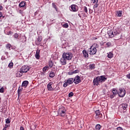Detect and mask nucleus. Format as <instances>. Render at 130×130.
<instances>
[{
	"mask_svg": "<svg viewBox=\"0 0 130 130\" xmlns=\"http://www.w3.org/2000/svg\"><path fill=\"white\" fill-rule=\"evenodd\" d=\"M117 130H123V129L121 127H118Z\"/></svg>",
	"mask_w": 130,
	"mask_h": 130,
	"instance_id": "43",
	"label": "nucleus"
},
{
	"mask_svg": "<svg viewBox=\"0 0 130 130\" xmlns=\"http://www.w3.org/2000/svg\"><path fill=\"white\" fill-rule=\"evenodd\" d=\"M6 47L7 49H9V50H11V48L12 47V45L10 44H8L6 45Z\"/></svg>",
	"mask_w": 130,
	"mask_h": 130,
	"instance_id": "26",
	"label": "nucleus"
},
{
	"mask_svg": "<svg viewBox=\"0 0 130 130\" xmlns=\"http://www.w3.org/2000/svg\"><path fill=\"white\" fill-rule=\"evenodd\" d=\"M23 90V88L19 87L18 90V94L19 93H20V92H21V91Z\"/></svg>",
	"mask_w": 130,
	"mask_h": 130,
	"instance_id": "37",
	"label": "nucleus"
},
{
	"mask_svg": "<svg viewBox=\"0 0 130 130\" xmlns=\"http://www.w3.org/2000/svg\"><path fill=\"white\" fill-rule=\"evenodd\" d=\"M63 28H69V24L66 23L63 25Z\"/></svg>",
	"mask_w": 130,
	"mask_h": 130,
	"instance_id": "31",
	"label": "nucleus"
},
{
	"mask_svg": "<svg viewBox=\"0 0 130 130\" xmlns=\"http://www.w3.org/2000/svg\"><path fill=\"white\" fill-rule=\"evenodd\" d=\"M20 130H24V127L23 126H21L20 128Z\"/></svg>",
	"mask_w": 130,
	"mask_h": 130,
	"instance_id": "46",
	"label": "nucleus"
},
{
	"mask_svg": "<svg viewBox=\"0 0 130 130\" xmlns=\"http://www.w3.org/2000/svg\"><path fill=\"white\" fill-rule=\"evenodd\" d=\"M39 53H40V50L37 49L35 55V57L37 59H39V58H40V55H39Z\"/></svg>",
	"mask_w": 130,
	"mask_h": 130,
	"instance_id": "14",
	"label": "nucleus"
},
{
	"mask_svg": "<svg viewBox=\"0 0 130 130\" xmlns=\"http://www.w3.org/2000/svg\"><path fill=\"white\" fill-rule=\"evenodd\" d=\"M96 8H98V4L97 3L93 6V9H96Z\"/></svg>",
	"mask_w": 130,
	"mask_h": 130,
	"instance_id": "40",
	"label": "nucleus"
},
{
	"mask_svg": "<svg viewBox=\"0 0 130 130\" xmlns=\"http://www.w3.org/2000/svg\"><path fill=\"white\" fill-rule=\"evenodd\" d=\"M19 37V35H18V34H14V38H18Z\"/></svg>",
	"mask_w": 130,
	"mask_h": 130,
	"instance_id": "38",
	"label": "nucleus"
},
{
	"mask_svg": "<svg viewBox=\"0 0 130 130\" xmlns=\"http://www.w3.org/2000/svg\"><path fill=\"white\" fill-rule=\"evenodd\" d=\"M52 6L54 9H56V5H55V4L53 3Z\"/></svg>",
	"mask_w": 130,
	"mask_h": 130,
	"instance_id": "42",
	"label": "nucleus"
},
{
	"mask_svg": "<svg viewBox=\"0 0 130 130\" xmlns=\"http://www.w3.org/2000/svg\"><path fill=\"white\" fill-rule=\"evenodd\" d=\"M52 84H53L52 83V82H50L48 83V84L47 85V88H48V90L49 91H52V90H53V88H52V86H51V85H52Z\"/></svg>",
	"mask_w": 130,
	"mask_h": 130,
	"instance_id": "13",
	"label": "nucleus"
},
{
	"mask_svg": "<svg viewBox=\"0 0 130 130\" xmlns=\"http://www.w3.org/2000/svg\"><path fill=\"white\" fill-rule=\"evenodd\" d=\"M100 128H101V125H100V124H98L95 126V129L96 130H100Z\"/></svg>",
	"mask_w": 130,
	"mask_h": 130,
	"instance_id": "28",
	"label": "nucleus"
},
{
	"mask_svg": "<svg viewBox=\"0 0 130 130\" xmlns=\"http://www.w3.org/2000/svg\"><path fill=\"white\" fill-rule=\"evenodd\" d=\"M107 54V57H108V58H112L113 57V53L112 52L108 53Z\"/></svg>",
	"mask_w": 130,
	"mask_h": 130,
	"instance_id": "18",
	"label": "nucleus"
},
{
	"mask_svg": "<svg viewBox=\"0 0 130 130\" xmlns=\"http://www.w3.org/2000/svg\"><path fill=\"white\" fill-rule=\"evenodd\" d=\"M58 89H59V88H56V90H58Z\"/></svg>",
	"mask_w": 130,
	"mask_h": 130,
	"instance_id": "50",
	"label": "nucleus"
},
{
	"mask_svg": "<svg viewBox=\"0 0 130 130\" xmlns=\"http://www.w3.org/2000/svg\"><path fill=\"white\" fill-rule=\"evenodd\" d=\"M118 94L119 97H124L125 95V90H124V89L120 88L119 91H118Z\"/></svg>",
	"mask_w": 130,
	"mask_h": 130,
	"instance_id": "7",
	"label": "nucleus"
},
{
	"mask_svg": "<svg viewBox=\"0 0 130 130\" xmlns=\"http://www.w3.org/2000/svg\"><path fill=\"white\" fill-rule=\"evenodd\" d=\"M49 67L50 69H51V67H53V62H52V61L51 60L49 61Z\"/></svg>",
	"mask_w": 130,
	"mask_h": 130,
	"instance_id": "24",
	"label": "nucleus"
},
{
	"mask_svg": "<svg viewBox=\"0 0 130 130\" xmlns=\"http://www.w3.org/2000/svg\"><path fill=\"white\" fill-rule=\"evenodd\" d=\"M38 41H39V42H40L41 41V39H38Z\"/></svg>",
	"mask_w": 130,
	"mask_h": 130,
	"instance_id": "48",
	"label": "nucleus"
},
{
	"mask_svg": "<svg viewBox=\"0 0 130 130\" xmlns=\"http://www.w3.org/2000/svg\"><path fill=\"white\" fill-rule=\"evenodd\" d=\"M66 111H67V110L66 109V108L63 107H61L58 110V114L59 115H60V116H64V115H66Z\"/></svg>",
	"mask_w": 130,
	"mask_h": 130,
	"instance_id": "6",
	"label": "nucleus"
},
{
	"mask_svg": "<svg viewBox=\"0 0 130 130\" xmlns=\"http://www.w3.org/2000/svg\"><path fill=\"white\" fill-rule=\"evenodd\" d=\"M49 69V67L46 66L43 68V72H46V71H48Z\"/></svg>",
	"mask_w": 130,
	"mask_h": 130,
	"instance_id": "25",
	"label": "nucleus"
},
{
	"mask_svg": "<svg viewBox=\"0 0 130 130\" xmlns=\"http://www.w3.org/2000/svg\"><path fill=\"white\" fill-rule=\"evenodd\" d=\"M88 52H89V54H96V52H97V49H96V48H94L91 46L90 48L88 49Z\"/></svg>",
	"mask_w": 130,
	"mask_h": 130,
	"instance_id": "8",
	"label": "nucleus"
},
{
	"mask_svg": "<svg viewBox=\"0 0 130 130\" xmlns=\"http://www.w3.org/2000/svg\"><path fill=\"white\" fill-rule=\"evenodd\" d=\"M11 122V120H10V119L8 118L6 120V123H10Z\"/></svg>",
	"mask_w": 130,
	"mask_h": 130,
	"instance_id": "36",
	"label": "nucleus"
},
{
	"mask_svg": "<svg viewBox=\"0 0 130 130\" xmlns=\"http://www.w3.org/2000/svg\"><path fill=\"white\" fill-rule=\"evenodd\" d=\"M111 46V43L110 42H107L105 45V47H110Z\"/></svg>",
	"mask_w": 130,
	"mask_h": 130,
	"instance_id": "27",
	"label": "nucleus"
},
{
	"mask_svg": "<svg viewBox=\"0 0 130 130\" xmlns=\"http://www.w3.org/2000/svg\"><path fill=\"white\" fill-rule=\"evenodd\" d=\"M49 76L50 78H54V77L55 76V74L54 72L51 71L50 72Z\"/></svg>",
	"mask_w": 130,
	"mask_h": 130,
	"instance_id": "22",
	"label": "nucleus"
},
{
	"mask_svg": "<svg viewBox=\"0 0 130 130\" xmlns=\"http://www.w3.org/2000/svg\"><path fill=\"white\" fill-rule=\"evenodd\" d=\"M126 77L128 79H130V73H129L128 74H127L126 75Z\"/></svg>",
	"mask_w": 130,
	"mask_h": 130,
	"instance_id": "44",
	"label": "nucleus"
},
{
	"mask_svg": "<svg viewBox=\"0 0 130 130\" xmlns=\"http://www.w3.org/2000/svg\"><path fill=\"white\" fill-rule=\"evenodd\" d=\"M93 4H98V0H91Z\"/></svg>",
	"mask_w": 130,
	"mask_h": 130,
	"instance_id": "34",
	"label": "nucleus"
},
{
	"mask_svg": "<svg viewBox=\"0 0 130 130\" xmlns=\"http://www.w3.org/2000/svg\"><path fill=\"white\" fill-rule=\"evenodd\" d=\"M79 71L77 70H75V71H74L72 72V74H78V73H79Z\"/></svg>",
	"mask_w": 130,
	"mask_h": 130,
	"instance_id": "32",
	"label": "nucleus"
},
{
	"mask_svg": "<svg viewBox=\"0 0 130 130\" xmlns=\"http://www.w3.org/2000/svg\"><path fill=\"white\" fill-rule=\"evenodd\" d=\"M84 11L85 12V13H88V9L87 7H86V6L84 7Z\"/></svg>",
	"mask_w": 130,
	"mask_h": 130,
	"instance_id": "35",
	"label": "nucleus"
},
{
	"mask_svg": "<svg viewBox=\"0 0 130 130\" xmlns=\"http://www.w3.org/2000/svg\"><path fill=\"white\" fill-rule=\"evenodd\" d=\"M117 17H121L122 16V11H118L116 12Z\"/></svg>",
	"mask_w": 130,
	"mask_h": 130,
	"instance_id": "20",
	"label": "nucleus"
},
{
	"mask_svg": "<svg viewBox=\"0 0 130 130\" xmlns=\"http://www.w3.org/2000/svg\"><path fill=\"white\" fill-rule=\"evenodd\" d=\"M71 9L72 12H77L78 11V6L76 5H72L71 6Z\"/></svg>",
	"mask_w": 130,
	"mask_h": 130,
	"instance_id": "10",
	"label": "nucleus"
},
{
	"mask_svg": "<svg viewBox=\"0 0 130 130\" xmlns=\"http://www.w3.org/2000/svg\"><path fill=\"white\" fill-rule=\"evenodd\" d=\"M3 10V6H0V10Z\"/></svg>",
	"mask_w": 130,
	"mask_h": 130,
	"instance_id": "47",
	"label": "nucleus"
},
{
	"mask_svg": "<svg viewBox=\"0 0 130 130\" xmlns=\"http://www.w3.org/2000/svg\"><path fill=\"white\" fill-rule=\"evenodd\" d=\"M3 18H5V16H3Z\"/></svg>",
	"mask_w": 130,
	"mask_h": 130,
	"instance_id": "51",
	"label": "nucleus"
},
{
	"mask_svg": "<svg viewBox=\"0 0 130 130\" xmlns=\"http://www.w3.org/2000/svg\"><path fill=\"white\" fill-rule=\"evenodd\" d=\"M73 96H74V93L73 92L69 93V97H73Z\"/></svg>",
	"mask_w": 130,
	"mask_h": 130,
	"instance_id": "33",
	"label": "nucleus"
},
{
	"mask_svg": "<svg viewBox=\"0 0 130 130\" xmlns=\"http://www.w3.org/2000/svg\"><path fill=\"white\" fill-rule=\"evenodd\" d=\"M61 64L63 66H65V64H67V59L63 57V56H62V57L60 59V60Z\"/></svg>",
	"mask_w": 130,
	"mask_h": 130,
	"instance_id": "12",
	"label": "nucleus"
},
{
	"mask_svg": "<svg viewBox=\"0 0 130 130\" xmlns=\"http://www.w3.org/2000/svg\"><path fill=\"white\" fill-rule=\"evenodd\" d=\"M119 108H122V109H123V110H125V109H126V108H127V104H126L125 103L122 104L119 106Z\"/></svg>",
	"mask_w": 130,
	"mask_h": 130,
	"instance_id": "15",
	"label": "nucleus"
},
{
	"mask_svg": "<svg viewBox=\"0 0 130 130\" xmlns=\"http://www.w3.org/2000/svg\"><path fill=\"white\" fill-rule=\"evenodd\" d=\"M89 69H90V70H94V69H95V64L93 63V64H90L89 65Z\"/></svg>",
	"mask_w": 130,
	"mask_h": 130,
	"instance_id": "23",
	"label": "nucleus"
},
{
	"mask_svg": "<svg viewBox=\"0 0 130 130\" xmlns=\"http://www.w3.org/2000/svg\"><path fill=\"white\" fill-rule=\"evenodd\" d=\"M108 34L111 38H112V37H114V36H116L117 35H119V32H118L117 30H109L108 31Z\"/></svg>",
	"mask_w": 130,
	"mask_h": 130,
	"instance_id": "3",
	"label": "nucleus"
},
{
	"mask_svg": "<svg viewBox=\"0 0 130 130\" xmlns=\"http://www.w3.org/2000/svg\"><path fill=\"white\" fill-rule=\"evenodd\" d=\"M26 4V2L23 1V2H21L20 4H19V7L20 8H23L24 7H25V5Z\"/></svg>",
	"mask_w": 130,
	"mask_h": 130,
	"instance_id": "21",
	"label": "nucleus"
},
{
	"mask_svg": "<svg viewBox=\"0 0 130 130\" xmlns=\"http://www.w3.org/2000/svg\"><path fill=\"white\" fill-rule=\"evenodd\" d=\"M112 93L114 95H116L117 94H118V91H117V89L113 88L112 89Z\"/></svg>",
	"mask_w": 130,
	"mask_h": 130,
	"instance_id": "19",
	"label": "nucleus"
},
{
	"mask_svg": "<svg viewBox=\"0 0 130 130\" xmlns=\"http://www.w3.org/2000/svg\"><path fill=\"white\" fill-rule=\"evenodd\" d=\"M13 66H14V63H13V62H10L9 64L8 67H9V68H10V69H12V68H13Z\"/></svg>",
	"mask_w": 130,
	"mask_h": 130,
	"instance_id": "30",
	"label": "nucleus"
},
{
	"mask_svg": "<svg viewBox=\"0 0 130 130\" xmlns=\"http://www.w3.org/2000/svg\"><path fill=\"white\" fill-rule=\"evenodd\" d=\"M74 83V79L73 78H69L63 84L64 88H67L69 85H72Z\"/></svg>",
	"mask_w": 130,
	"mask_h": 130,
	"instance_id": "5",
	"label": "nucleus"
},
{
	"mask_svg": "<svg viewBox=\"0 0 130 130\" xmlns=\"http://www.w3.org/2000/svg\"><path fill=\"white\" fill-rule=\"evenodd\" d=\"M83 54L84 57H85V58H87V57L89 56V54H88V53L87 52V51L86 50H84L83 51Z\"/></svg>",
	"mask_w": 130,
	"mask_h": 130,
	"instance_id": "17",
	"label": "nucleus"
},
{
	"mask_svg": "<svg viewBox=\"0 0 130 130\" xmlns=\"http://www.w3.org/2000/svg\"><path fill=\"white\" fill-rule=\"evenodd\" d=\"M25 1H28V0H25Z\"/></svg>",
	"mask_w": 130,
	"mask_h": 130,
	"instance_id": "52",
	"label": "nucleus"
},
{
	"mask_svg": "<svg viewBox=\"0 0 130 130\" xmlns=\"http://www.w3.org/2000/svg\"><path fill=\"white\" fill-rule=\"evenodd\" d=\"M91 46L92 47H94V48H95V49H96V48H98V47H99V46L97 44H94Z\"/></svg>",
	"mask_w": 130,
	"mask_h": 130,
	"instance_id": "29",
	"label": "nucleus"
},
{
	"mask_svg": "<svg viewBox=\"0 0 130 130\" xmlns=\"http://www.w3.org/2000/svg\"><path fill=\"white\" fill-rule=\"evenodd\" d=\"M115 94H111V95H110V98L111 99H113V98H114V97H115Z\"/></svg>",
	"mask_w": 130,
	"mask_h": 130,
	"instance_id": "39",
	"label": "nucleus"
},
{
	"mask_svg": "<svg viewBox=\"0 0 130 130\" xmlns=\"http://www.w3.org/2000/svg\"><path fill=\"white\" fill-rule=\"evenodd\" d=\"M2 17H3V14L2 13V12H0V19L1 18H2Z\"/></svg>",
	"mask_w": 130,
	"mask_h": 130,
	"instance_id": "45",
	"label": "nucleus"
},
{
	"mask_svg": "<svg viewBox=\"0 0 130 130\" xmlns=\"http://www.w3.org/2000/svg\"><path fill=\"white\" fill-rule=\"evenodd\" d=\"M28 84H29V82H28V81H24L22 82V87H24V88H26V87L28 86Z\"/></svg>",
	"mask_w": 130,
	"mask_h": 130,
	"instance_id": "16",
	"label": "nucleus"
},
{
	"mask_svg": "<svg viewBox=\"0 0 130 130\" xmlns=\"http://www.w3.org/2000/svg\"><path fill=\"white\" fill-rule=\"evenodd\" d=\"M107 80V78L104 76H98L94 78L93 81V85L98 86L100 83H103Z\"/></svg>",
	"mask_w": 130,
	"mask_h": 130,
	"instance_id": "1",
	"label": "nucleus"
},
{
	"mask_svg": "<svg viewBox=\"0 0 130 130\" xmlns=\"http://www.w3.org/2000/svg\"><path fill=\"white\" fill-rule=\"evenodd\" d=\"M0 93H4V88H3V87H2L0 89Z\"/></svg>",
	"mask_w": 130,
	"mask_h": 130,
	"instance_id": "41",
	"label": "nucleus"
},
{
	"mask_svg": "<svg viewBox=\"0 0 130 130\" xmlns=\"http://www.w3.org/2000/svg\"><path fill=\"white\" fill-rule=\"evenodd\" d=\"M63 57L65 58L67 60H71L73 57V54L70 52H64L62 54Z\"/></svg>",
	"mask_w": 130,
	"mask_h": 130,
	"instance_id": "4",
	"label": "nucleus"
},
{
	"mask_svg": "<svg viewBox=\"0 0 130 130\" xmlns=\"http://www.w3.org/2000/svg\"><path fill=\"white\" fill-rule=\"evenodd\" d=\"M96 118H100L102 117V114L100 112V110H96L95 111Z\"/></svg>",
	"mask_w": 130,
	"mask_h": 130,
	"instance_id": "11",
	"label": "nucleus"
},
{
	"mask_svg": "<svg viewBox=\"0 0 130 130\" xmlns=\"http://www.w3.org/2000/svg\"><path fill=\"white\" fill-rule=\"evenodd\" d=\"M3 130H7V127H5L3 129Z\"/></svg>",
	"mask_w": 130,
	"mask_h": 130,
	"instance_id": "49",
	"label": "nucleus"
},
{
	"mask_svg": "<svg viewBox=\"0 0 130 130\" xmlns=\"http://www.w3.org/2000/svg\"><path fill=\"white\" fill-rule=\"evenodd\" d=\"M30 70V67H29L28 66H22L19 72H18L17 73V77H22V74H24V73H27L28 71Z\"/></svg>",
	"mask_w": 130,
	"mask_h": 130,
	"instance_id": "2",
	"label": "nucleus"
},
{
	"mask_svg": "<svg viewBox=\"0 0 130 130\" xmlns=\"http://www.w3.org/2000/svg\"><path fill=\"white\" fill-rule=\"evenodd\" d=\"M73 82L75 83V84H79V83H81V79L80 78V76H76L74 79H73Z\"/></svg>",
	"mask_w": 130,
	"mask_h": 130,
	"instance_id": "9",
	"label": "nucleus"
}]
</instances>
